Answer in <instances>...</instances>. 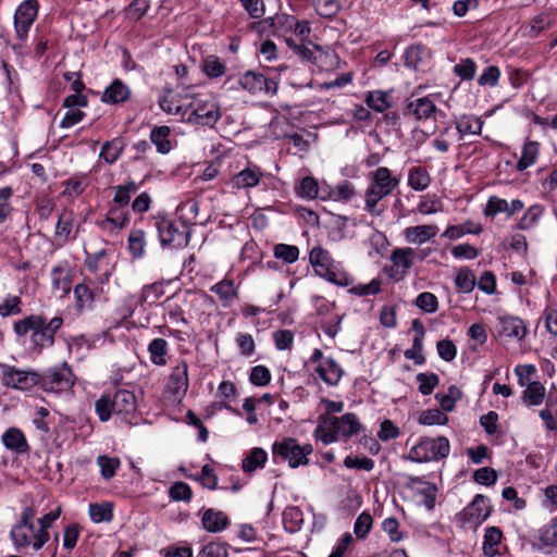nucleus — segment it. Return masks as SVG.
Segmentation results:
<instances>
[{"mask_svg": "<svg viewBox=\"0 0 557 557\" xmlns=\"http://www.w3.org/2000/svg\"><path fill=\"white\" fill-rule=\"evenodd\" d=\"M131 97V90L121 79H114L103 91L101 101L109 104L125 102Z\"/></svg>", "mask_w": 557, "mask_h": 557, "instance_id": "a211bd4d", "label": "nucleus"}, {"mask_svg": "<svg viewBox=\"0 0 557 557\" xmlns=\"http://www.w3.org/2000/svg\"><path fill=\"white\" fill-rule=\"evenodd\" d=\"M211 292L216 294L225 304L236 297L234 282L231 280H223L216 283L211 287Z\"/></svg>", "mask_w": 557, "mask_h": 557, "instance_id": "09e8293b", "label": "nucleus"}, {"mask_svg": "<svg viewBox=\"0 0 557 557\" xmlns=\"http://www.w3.org/2000/svg\"><path fill=\"white\" fill-rule=\"evenodd\" d=\"M544 396L545 387L537 381L529 383L527 389L523 392V399L532 406L540 405Z\"/></svg>", "mask_w": 557, "mask_h": 557, "instance_id": "79ce46f5", "label": "nucleus"}, {"mask_svg": "<svg viewBox=\"0 0 557 557\" xmlns=\"http://www.w3.org/2000/svg\"><path fill=\"white\" fill-rule=\"evenodd\" d=\"M35 508L27 506L23 509L20 521L12 527L10 537L16 549L25 548L30 545L35 530Z\"/></svg>", "mask_w": 557, "mask_h": 557, "instance_id": "9d476101", "label": "nucleus"}, {"mask_svg": "<svg viewBox=\"0 0 557 557\" xmlns=\"http://www.w3.org/2000/svg\"><path fill=\"white\" fill-rule=\"evenodd\" d=\"M203 528L212 533L223 531L230 523L227 516L220 510L207 509L201 519Z\"/></svg>", "mask_w": 557, "mask_h": 557, "instance_id": "412c9836", "label": "nucleus"}, {"mask_svg": "<svg viewBox=\"0 0 557 557\" xmlns=\"http://www.w3.org/2000/svg\"><path fill=\"white\" fill-rule=\"evenodd\" d=\"M85 265L88 269L89 272L96 274L100 270V262L107 258L108 250L107 249H100L99 251H96L94 253H90L85 250Z\"/></svg>", "mask_w": 557, "mask_h": 557, "instance_id": "0e129e2a", "label": "nucleus"}, {"mask_svg": "<svg viewBox=\"0 0 557 557\" xmlns=\"http://www.w3.org/2000/svg\"><path fill=\"white\" fill-rule=\"evenodd\" d=\"M540 153V144L534 140H528L522 148L521 158L517 162V170L522 172L533 165Z\"/></svg>", "mask_w": 557, "mask_h": 557, "instance_id": "a878e982", "label": "nucleus"}, {"mask_svg": "<svg viewBox=\"0 0 557 557\" xmlns=\"http://www.w3.org/2000/svg\"><path fill=\"white\" fill-rule=\"evenodd\" d=\"M22 300L17 296H8L0 304V315L5 318L21 313Z\"/></svg>", "mask_w": 557, "mask_h": 557, "instance_id": "5fc2aeb1", "label": "nucleus"}, {"mask_svg": "<svg viewBox=\"0 0 557 557\" xmlns=\"http://www.w3.org/2000/svg\"><path fill=\"white\" fill-rule=\"evenodd\" d=\"M313 451L311 444L299 445L296 438L284 437L272 445L273 456L287 460L290 468L306 466L309 463L308 456Z\"/></svg>", "mask_w": 557, "mask_h": 557, "instance_id": "0eeeda50", "label": "nucleus"}, {"mask_svg": "<svg viewBox=\"0 0 557 557\" xmlns=\"http://www.w3.org/2000/svg\"><path fill=\"white\" fill-rule=\"evenodd\" d=\"M158 238L163 248L172 247L174 240V218L169 212H158L153 215Z\"/></svg>", "mask_w": 557, "mask_h": 557, "instance_id": "4468645a", "label": "nucleus"}, {"mask_svg": "<svg viewBox=\"0 0 557 557\" xmlns=\"http://www.w3.org/2000/svg\"><path fill=\"white\" fill-rule=\"evenodd\" d=\"M100 421L107 422L112 414L122 421L132 423L137 404L135 394L128 389H116L113 394L102 395L95 404Z\"/></svg>", "mask_w": 557, "mask_h": 557, "instance_id": "7ed1b4c3", "label": "nucleus"}, {"mask_svg": "<svg viewBox=\"0 0 557 557\" xmlns=\"http://www.w3.org/2000/svg\"><path fill=\"white\" fill-rule=\"evenodd\" d=\"M361 429L362 425L358 417L352 412H347L342 417L321 414L313 435L323 444L329 445L339 438L347 440L357 435Z\"/></svg>", "mask_w": 557, "mask_h": 557, "instance_id": "f03ea898", "label": "nucleus"}, {"mask_svg": "<svg viewBox=\"0 0 557 557\" xmlns=\"http://www.w3.org/2000/svg\"><path fill=\"white\" fill-rule=\"evenodd\" d=\"M39 373L18 370L14 367H5L3 371V383L7 386L27 391L38 385Z\"/></svg>", "mask_w": 557, "mask_h": 557, "instance_id": "ddd939ff", "label": "nucleus"}, {"mask_svg": "<svg viewBox=\"0 0 557 557\" xmlns=\"http://www.w3.org/2000/svg\"><path fill=\"white\" fill-rule=\"evenodd\" d=\"M149 9L148 0H133L128 7L125 9V16L129 21H138L140 20Z\"/></svg>", "mask_w": 557, "mask_h": 557, "instance_id": "603ef678", "label": "nucleus"}, {"mask_svg": "<svg viewBox=\"0 0 557 557\" xmlns=\"http://www.w3.org/2000/svg\"><path fill=\"white\" fill-rule=\"evenodd\" d=\"M438 232L436 225H418L405 228L404 236L408 243L424 244L433 238Z\"/></svg>", "mask_w": 557, "mask_h": 557, "instance_id": "aec40b11", "label": "nucleus"}, {"mask_svg": "<svg viewBox=\"0 0 557 557\" xmlns=\"http://www.w3.org/2000/svg\"><path fill=\"white\" fill-rule=\"evenodd\" d=\"M453 72L462 81H471L475 76L476 64L470 58L461 59L460 62L454 66Z\"/></svg>", "mask_w": 557, "mask_h": 557, "instance_id": "a19ab883", "label": "nucleus"}, {"mask_svg": "<svg viewBox=\"0 0 557 557\" xmlns=\"http://www.w3.org/2000/svg\"><path fill=\"white\" fill-rule=\"evenodd\" d=\"M389 194L383 189H380L372 184L366 191V210L373 215H380L381 211L376 210V205L381 199L388 196Z\"/></svg>", "mask_w": 557, "mask_h": 557, "instance_id": "72a5a7b5", "label": "nucleus"}, {"mask_svg": "<svg viewBox=\"0 0 557 557\" xmlns=\"http://www.w3.org/2000/svg\"><path fill=\"white\" fill-rule=\"evenodd\" d=\"M482 232V226L480 224H474L471 221H467L459 225H450L448 226L443 236L455 240L463 236L465 234H480Z\"/></svg>", "mask_w": 557, "mask_h": 557, "instance_id": "7c9ffc66", "label": "nucleus"}, {"mask_svg": "<svg viewBox=\"0 0 557 557\" xmlns=\"http://www.w3.org/2000/svg\"><path fill=\"white\" fill-rule=\"evenodd\" d=\"M509 210V203L502 198L492 196L488 198L484 213L487 216H494L499 212H507Z\"/></svg>", "mask_w": 557, "mask_h": 557, "instance_id": "69168bd1", "label": "nucleus"}, {"mask_svg": "<svg viewBox=\"0 0 557 557\" xmlns=\"http://www.w3.org/2000/svg\"><path fill=\"white\" fill-rule=\"evenodd\" d=\"M492 507L488 498L482 494L474 496L473 500L456 516L460 527L466 524L480 525L491 515Z\"/></svg>", "mask_w": 557, "mask_h": 557, "instance_id": "9b49d317", "label": "nucleus"}, {"mask_svg": "<svg viewBox=\"0 0 557 557\" xmlns=\"http://www.w3.org/2000/svg\"><path fill=\"white\" fill-rule=\"evenodd\" d=\"M124 148L125 139L122 136H117L102 145L99 157L108 164H113L120 158Z\"/></svg>", "mask_w": 557, "mask_h": 557, "instance_id": "5701e85b", "label": "nucleus"}, {"mask_svg": "<svg viewBox=\"0 0 557 557\" xmlns=\"http://www.w3.org/2000/svg\"><path fill=\"white\" fill-rule=\"evenodd\" d=\"M97 463L101 469V475L106 480L113 478L117 467L120 466V461L117 458H110L108 456H99L97 459Z\"/></svg>", "mask_w": 557, "mask_h": 557, "instance_id": "13d9d810", "label": "nucleus"}, {"mask_svg": "<svg viewBox=\"0 0 557 557\" xmlns=\"http://www.w3.org/2000/svg\"><path fill=\"white\" fill-rule=\"evenodd\" d=\"M13 195L14 189L11 186L0 187V224L4 223L13 212V207L10 203Z\"/></svg>", "mask_w": 557, "mask_h": 557, "instance_id": "58836bf2", "label": "nucleus"}, {"mask_svg": "<svg viewBox=\"0 0 557 557\" xmlns=\"http://www.w3.org/2000/svg\"><path fill=\"white\" fill-rule=\"evenodd\" d=\"M145 233L133 230L128 235V250L134 258H141L145 253Z\"/></svg>", "mask_w": 557, "mask_h": 557, "instance_id": "c9c22d12", "label": "nucleus"}, {"mask_svg": "<svg viewBox=\"0 0 557 557\" xmlns=\"http://www.w3.org/2000/svg\"><path fill=\"white\" fill-rule=\"evenodd\" d=\"M176 115L181 121L199 126L212 127L221 117L219 103L209 94L178 96Z\"/></svg>", "mask_w": 557, "mask_h": 557, "instance_id": "f257e3e1", "label": "nucleus"}, {"mask_svg": "<svg viewBox=\"0 0 557 557\" xmlns=\"http://www.w3.org/2000/svg\"><path fill=\"white\" fill-rule=\"evenodd\" d=\"M315 371L319 374L320 379L327 385H336L343 375V369L331 357L320 362Z\"/></svg>", "mask_w": 557, "mask_h": 557, "instance_id": "6ab92c4d", "label": "nucleus"}, {"mask_svg": "<svg viewBox=\"0 0 557 557\" xmlns=\"http://www.w3.org/2000/svg\"><path fill=\"white\" fill-rule=\"evenodd\" d=\"M431 183V176L425 168L414 166L409 170L408 184L417 191H422L429 187Z\"/></svg>", "mask_w": 557, "mask_h": 557, "instance_id": "c85d7f7f", "label": "nucleus"}, {"mask_svg": "<svg viewBox=\"0 0 557 557\" xmlns=\"http://www.w3.org/2000/svg\"><path fill=\"white\" fill-rule=\"evenodd\" d=\"M7 449L17 454H27L30 449L24 433L15 426L9 428L1 436Z\"/></svg>", "mask_w": 557, "mask_h": 557, "instance_id": "dca6fc26", "label": "nucleus"}, {"mask_svg": "<svg viewBox=\"0 0 557 557\" xmlns=\"http://www.w3.org/2000/svg\"><path fill=\"white\" fill-rule=\"evenodd\" d=\"M344 466L348 469L372 471L374 468V461L368 457L359 458V457L347 456L344 459Z\"/></svg>", "mask_w": 557, "mask_h": 557, "instance_id": "e2e57ef3", "label": "nucleus"}, {"mask_svg": "<svg viewBox=\"0 0 557 557\" xmlns=\"http://www.w3.org/2000/svg\"><path fill=\"white\" fill-rule=\"evenodd\" d=\"M137 190V185L134 182H128L125 185H119L115 187L114 203L121 208L127 206L131 201V197Z\"/></svg>", "mask_w": 557, "mask_h": 557, "instance_id": "de8ad7c7", "label": "nucleus"}, {"mask_svg": "<svg viewBox=\"0 0 557 557\" xmlns=\"http://www.w3.org/2000/svg\"><path fill=\"white\" fill-rule=\"evenodd\" d=\"M298 194L302 198L314 199L319 194V185L312 176H306L301 180Z\"/></svg>", "mask_w": 557, "mask_h": 557, "instance_id": "6e6d98bb", "label": "nucleus"}, {"mask_svg": "<svg viewBox=\"0 0 557 557\" xmlns=\"http://www.w3.org/2000/svg\"><path fill=\"white\" fill-rule=\"evenodd\" d=\"M271 373L264 366H256L251 369L249 381L256 386H265L270 383Z\"/></svg>", "mask_w": 557, "mask_h": 557, "instance_id": "052dcab7", "label": "nucleus"}, {"mask_svg": "<svg viewBox=\"0 0 557 557\" xmlns=\"http://www.w3.org/2000/svg\"><path fill=\"white\" fill-rule=\"evenodd\" d=\"M89 517L92 522H110L113 519V505L109 502L89 505Z\"/></svg>", "mask_w": 557, "mask_h": 557, "instance_id": "c756f323", "label": "nucleus"}, {"mask_svg": "<svg viewBox=\"0 0 557 557\" xmlns=\"http://www.w3.org/2000/svg\"><path fill=\"white\" fill-rule=\"evenodd\" d=\"M13 329L17 336H25L28 332H33L30 342L39 350L54 345V337L44 329V315H27L22 320L15 321Z\"/></svg>", "mask_w": 557, "mask_h": 557, "instance_id": "423d86ee", "label": "nucleus"}, {"mask_svg": "<svg viewBox=\"0 0 557 557\" xmlns=\"http://www.w3.org/2000/svg\"><path fill=\"white\" fill-rule=\"evenodd\" d=\"M274 257L286 263H294L298 260L299 249L297 246L277 244L274 247Z\"/></svg>", "mask_w": 557, "mask_h": 557, "instance_id": "8fccbe9b", "label": "nucleus"}, {"mask_svg": "<svg viewBox=\"0 0 557 557\" xmlns=\"http://www.w3.org/2000/svg\"><path fill=\"white\" fill-rule=\"evenodd\" d=\"M500 77V70L496 65L487 66L478 78L480 86L495 87L498 84Z\"/></svg>", "mask_w": 557, "mask_h": 557, "instance_id": "bf43d9fd", "label": "nucleus"}, {"mask_svg": "<svg viewBox=\"0 0 557 557\" xmlns=\"http://www.w3.org/2000/svg\"><path fill=\"white\" fill-rule=\"evenodd\" d=\"M166 342L163 338H154L148 346L150 359L154 364H165Z\"/></svg>", "mask_w": 557, "mask_h": 557, "instance_id": "a18cd8bd", "label": "nucleus"}, {"mask_svg": "<svg viewBox=\"0 0 557 557\" xmlns=\"http://www.w3.org/2000/svg\"><path fill=\"white\" fill-rule=\"evenodd\" d=\"M539 540L543 546L556 547L557 546V518L539 530Z\"/></svg>", "mask_w": 557, "mask_h": 557, "instance_id": "e433bc0d", "label": "nucleus"}, {"mask_svg": "<svg viewBox=\"0 0 557 557\" xmlns=\"http://www.w3.org/2000/svg\"><path fill=\"white\" fill-rule=\"evenodd\" d=\"M418 422L422 425H444L448 422V417L440 409H428L421 412Z\"/></svg>", "mask_w": 557, "mask_h": 557, "instance_id": "49530a36", "label": "nucleus"}, {"mask_svg": "<svg viewBox=\"0 0 557 557\" xmlns=\"http://www.w3.org/2000/svg\"><path fill=\"white\" fill-rule=\"evenodd\" d=\"M414 304L419 309L426 313H434L438 309L437 297L430 292H423L419 294Z\"/></svg>", "mask_w": 557, "mask_h": 557, "instance_id": "3c124183", "label": "nucleus"}, {"mask_svg": "<svg viewBox=\"0 0 557 557\" xmlns=\"http://www.w3.org/2000/svg\"><path fill=\"white\" fill-rule=\"evenodd\" d=\"M268 454L264 449L255 447L250 453L243 459L242 468L244 472L251 473L259 468H262L267 462Z\"/></svg>", "mask_w": 557, "mask_h": 557, "instance_id": "bb28decb", "label": "nucleus"}, {"mask_svg": "<svg viewBox=\"0 0 557 557\" xmlns=\"http://www.w3.org/2000/svg\"><path fill=\"white\" fill-rule=\"evenodd\" d=\"M473 480L482 485H493L497 480L496 471L490 467H483L473 473Z\"/></svg>", "mask_w": 557, "mask_h": 557, "instance_id": "338daca9", "label": "nucleus"}, {"mask_svg": "<svg viewBox=\"0 0 557 557\" xmlns=\"http://www.w3.org/2000/svg\"><path fill=\"white\" fill-rule=\"evenodd\" d=\"M373 519L367 511L361 512L355 521L354 532L358 539H364L371 531Z\"/></svg>", "mask_w": 557, "mask_h": 557, "instance_id": "864d4df0", "label": "nucleus"}, {"mask_svg": "<svg viewBox=\"0 0 557 557\" xmlns=\"http://www.w3.org/2000/svg\"><path fill=\"white\" fill-rule=\"evenodd\" d=\"M73 220L71 214L61 213L58 219V223L55 226V237L62 238L63 243H65L72 232Z\"/></svg>", "mask_w": 557, "mask_h": 557, "instance_id": "4d7b16f0", "label": "nucleus"}, {"mask_svg": "<svg viewBox=\"0 0 557 557\" xmlns=\"http://www.w3.org/2000/svg\"><path fill=\"white\" fill-rule=\"evenodd\" d=\"M262 176L258 168H247L233 177V184L237 188H250L259 184Z\"/></svg>", "mask_w": 557, "mask_h": 557, "instance_id": "393cba45", "label": "nucleus"}, {"mask_svg": "<svg viewBox=\"0 0 557 557\" xmlns=\"http://www.w3.org/2000/svg\"><path fill=\"white\" fill-rule=\"evenodd\" d=\"M309 260L317 275L330 283L343 287L349 286L352 283L349 274L334 264L330 252L324 248L320 246L313 247L309 253Z\"/></svg>", "mask_w": 557, "mask_h": 557, "instance_id": "20e7f679", "label": "nucleus"}, {"mask_svg": "<svg viewBox=\"0 0 557 557\" xmlns=\"http://www.w3.org/2000/svg\"><path fill=\"white\" fill-rule=\"evenodd\" d=\"M315 10L319 15L330 18L337 14L339 4L336 0H318Z\"/></svg>", "mask_w": 557, "mask_h": 557, "instance_id": "774afa93", "label": "nucleus"}, {"mask_svg": "<svg viewBox=\"0 0 557 557\" xmlns=\"http://www.w3.org/2000/svg\"><path fill=\"white\" fill-rule=\"evenodd\" d=\"M497 332L499 335L523 339L528 334V329L522 319L512 315L498 317Z\"/></svg>", "mask_w": 557, "mask_h": 557, "instance_id": "2eb2a0df", "label": "nucleus"}, {"mask_svg": "<svg viewBox=\"0 0 557 557\" xmlns=\"http://www.w3.org/2000/svg\"><path fill=\"white\" fill-rule=\"evenodd\" d=\"M381 290V281L372 280L369 284H358L349 289V293L359 297L376 295Z\"/></svg>", "mask_w": 557, "mask_h": 557, "instance_id": "680f3d73", "label": "nucleus"}, {"mask_svg": "<svg viewBox=\"0 0 557 557\" xmlns=\"http://www.w3.org/2000/svg\"><path fill=\"white\" fill-rule=\"evenodd\" d=\"M371 184L388 194L398 186L399 180L394 177L386 166L377 168L371 175Z\"/></svg>", "mask_w": 557, "mask_h": 557, "instance_id": "4be33fe9", "label": "nucleus"}, {"mask_svg": "<svg viewBox=\"0 0 557 557\" xmlns=\"http://www.w3.org/2000/svg\"><path fill=\"white\" fill-rule=\"evenodd\" d=\"M75 376L71 367L63 362L61 366L52 367L39 373L38 385L50 393H62L70 391L74 385Z\"/></svg>", "mask_w": 557, "mask_h": 557, "instance_id": "6e6552de", "label": "nucleus"}, {"mask_svg": "<svg viewBox=\"0 0 557 557\" xmlns=\"http://www.w3.org/2000/svg\"><path fill=\"white\" fill-rule=\"evenodd\" d=\"M503 532L497 527H490L485 530L483 552L488 557H494L498 554V545L500 544Z\"/></svg>", "mask_w": 557, "mask_h": 557, "instance_id": "cd10ccee", "label": "nucleus"}, {"mask_svg": "<svg viewBox=\"0 0 557 557\" xmlns=\"http://www.w3.org/2000/svg\"><path fill=\"white\" fill-rule=\"evenodd\" d=\"M436 112V106L429 97L416 98L408 101L405 114L413 115L418 121L428 120Z\"/></svg>", "mask_w": 557, "mask_h": 557, "instance_id": "f3484780", "label": "nucleus"}, {"mask_svg": "<svg viewBox=\"0 0 557 557\" xmlns=\"http://www.w3.org/2000/svg\"><path fill=\"white\" fill-rule=\"evenodd\" d=\"M416 252L410 247L395 248L391 253V261L396 268L401 269V274H407L413 265Z\"/></svg>", "mask_w": 557, "mask_h": 557, "instance_id": "b1692460", "label": "nucleus"}, {"mask_svg": "<svg viewBox=\"0 0 557 557\" xmlns=\"http://www.w3.org/2000/svg\"><path fill=\"white\" fill-rule=\"evenodd\" d=\"M455 284L459 292L470 293L475 286V276L468 268H461L455 277Z\"/></svg>", "mask_w": 557, "mask_h": 557, "instance_id": "f704fd0d", "label": "nucleus"}, {"mask_svg": "<svg viewBox=\"0 0 557 557\" xmlns=\"http://www.w3.org/2000/svg\"><path fill=\"white\" fill-rule=\"evenodd\" d=\"M39 3L37 0L23 1L14 13V29L20 44L13 45V49L22 52L23 42L27 39L29 29L37 18Z\"/></svg>", "mask_w": 557, "mask_h": 557, "instance_id": "1a4fd4ad", "label": "nucleus"}, {"mask_svg": "<svg viewBox=\"0 0 557 557\" xmlns=\"http://www.w3.org/2000/svg\"><path fill=\"white\" fill-rule=\"evenodd\" d=\"M283 522L290 532L297 531L302 523V512L296 506L286 507L283 511Z\"/></svg>", "mask_w": 557, "mask_h": 557, "instance_id": "4c0bfd02", "label": "nucleus"}, {"mask_svg": "<svg viewBox=\"0 0 557 557\" xmlns=\"http://www.w3.org/2000/svg\"><path fill=\"white\" fill-rule=\"evenodd\" d=\"M129 222L128 214L122 210L121 207L111 208L102 222V226L107 227L108 224L115 228H123Z\"/></svg>", "mask_w": 557, "mask_h": 557, "instance_id": "ea45409f", "label": "nucleus"}, {"mask_svg": "<svg viewBox=\"0 0 557 557\" xmlns=\"http://www.w3.org/2000/svg\"><path fill=\"white\" fill-rule=\"evenodd\" d=\"M482 126V120L475 116H462L456 124V128L460 134L478 135L481 133Z\"/></svg>", "mask_w": 557, "mask_h": 557, "instance_id": "37998d69", "label": "nucleus"}, {"mask_svg": "<svg viewBox=\"0 0 557 557\" xmlns=\"http://www.w3.org/2000/svg\"><path fill=\"white\" fill-rule=\"evenodd\" d=\"M96 292L92 290L86 283L77 284L74 287V297L78 310L90 308L96 299Z\"/></svg>", "mask_w": 557, "mask_h": 557, "instance_id": "2f4dec72", "label": "nucleus"}, {"mask_svg": "<svg viewBox=\"0 0 557 557\" xmlns=\"http://www.w3.org/2000/svg\"><path fill=\"white\" fill-rule=\"evenodd\" d=\"M450 451V444L447 437L437 436L422 437L411 447L407 456L408 460L413 462H431L446 458Z\"/></svg>", "mask_w": 557, "mask_h": 557, "instance_id": "39448f33", "label": "nucleus"}, {"mask_svg": "<svg viewBox=\"0 0 557 557\" xmlns=\"http://www.w3.org/2000/svg\"><path fill=\"white\" fill-rule=\"evenodd\" d=\"M419 383L418 391L422 395H430L434 388L440 384V377L436 373H418L416 376Z\"/></svg>", "mask_w": 557, "mask_h": 557, "instance_id": "c03bdc74", "label": "nucleus"}, {"mask_svg": "<svg viewBox=\"0 0 557 557\" xmlns=\"http://www.w3.org/2000/svg\"><path fill=\"white\" fill-rule=\"evenodd\" d=\"M238 85L252 95L264 92L265 95L274 96L278 88V83L275 79L268 78L263 74L255 71L245 72L239 77Z\"/></svg>", "mask_w": 557, "mask_h": 557, "instance_id": "f8f14e48", "label": "nucleus"}, {"mask_svg": "<svg viewBox=\"0 0 557 557\" xmlns=\"http://www.w3.org/2000/svg\"><path fill=\"white\" fill-rule=\"evenodd\" d=\"M388 98L389 95L387 92L380 90L370 91L366 97V103L376 112H384L391 107Z\"/></svg>", "mask_w": 557, "mask_h": 557, "instance_id": "473e14b6", "label": "nucleus"}]
</instances>
